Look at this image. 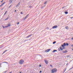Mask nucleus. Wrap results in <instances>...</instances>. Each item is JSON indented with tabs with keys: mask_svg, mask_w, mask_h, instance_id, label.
<instances>
[{
	"mask_svg": "<svg viewBox=\"0 0 73 73\" xmlns=\"http://www.w3.org/2000/svg\"><path fill=\"white\" fill-rule=\"evenodd\" d=\"M57 70V69L56 68L53 69L52 70L51 73H55L56 72Z\"/></svg>",
	"mask_w": 73,
	"mask_h": 73,
	"instance_id": "obj_1",
	"label": "nucleus"
},
{
	"mask_svg": "<svg viewBox=\"0 0 73 73\" xmlns=\"http://www.w3.org/2000/svg\"><path fill=\"white\" fill-rule=\"evenodd\" d=\"M24 62V61L23 60H20V62H19V64H23Z\"/></svg>",
	"mask_w": 73,
	"mask_h": 73,
	"instance_id": "obj_2",
	"label": "nucleus"
},
{
	"mask_svg": "<svg viewBox=\"0 0 73 73\" xmlns=\"http://www.w3.org/2000/svg\"><path fill=\"white\" fill-rule=\"evenodd\" d=\"M7 25H8L6 26L5 27H4L3 26H2L3 28V29H5V28H7V27H10V26H11V25H10L9 24H8Z\"/></svg>",
	"mask_w": 73,
	"mask_h": 73,
	"instance_id": "obj_3",
	"label": "nucleus"
},
{
	"mask_svg": "<svg viewBox=\"0 0 73 73\" xmlns=\"http://www.w3.org/2000/svg\"><path fill=\"white\" fill-rule=\"evenodd\" d=\"M57 27H58V26L57 25L56 26H54V27H52V28L53 29H54L56 28Z\"/></svg>",
	"mask_w": 73,
	"mask_h": 73,
	"instance_id": "obj_4",
	"label": "nucleus"
},
{
	"mask_svg": "<svg viewBox=\"0 0 73 73\" xmlns=\"http://www.w3.org/2000/svg\"><path fill=\"white\" fill-rule=\"evenodd\" d=\"M50 49H47V50H46L45 51V52H49V51H50Z\"/></svg>",
	"mask_w": 73,
	"mask_h": 73,
	"instance_id": "obj_5",
	"label": "nucleus"
},
{
	"mask_svg": "<svg viewBox=\"0 0 73 73\" xmlns=\"http://www.w3.org/2000/svg\"><path fill=\"white\" fill-rule=\"evenodd\" d=\"M44 61H45L46 64H47L48 63V62L46 60H44Z\"/></svg>",
	"mask_w": 73,
	"mask_h": 73,
	"instance_id": "obj_6",
	"label": "nucleus"
},
{
	"mask_svg": "<svg viewBox=\"0 0 73 73\" xmlns=\"http://www.w3.org/2000/svg\"><path fill=\"white\" fill-rule=\"evenodd\" d=\"M67 52V50H65V51H63L62 53H66Z\"/></svg>",
	"mask_w": 73,
	"mask_h": 73,
	"instance_id": "obj_7",
	"label": "nucleus"
},
{
	"mask_svg": "<svg viewBox=\"0 0 73 73\" xmlns=\"http://www.w3.org/2000/svg\"><path fill=\"white\" fill-rule=\"evenodd\" d=\"M29 15L28 14L26 16V17L24 18V20H25V19H27V17H28V16Z\"/></svg>",
	"mask_w": 73,
	"mask_h": 73,
	"instance_id": "obj_8",
	"label": "nucleus"
},
{
	"mask_svg": "<svg viewBox=\"0 0 73 73\" xmlns=\"http://www.w3.org/2000/svg\"><path fill=\"white\" fill-rule=\"evenodd\" d=\"M38 58H41L42 56L40 55H38Z\"/></svg>",
	"mask_w": 73,
	"mask_h": 73,
	"instance_id": "obj_9",
	"label": "nucleus"
},
{
	"mask_svg": "<svg viewBox=\"0 0 73 73\" xmlns=\"http://www.w3.org/2000/svg\"><path fill=\"white\" fill-rule=\"evenodd\" d=\"M62 46H66V45L65 43H63V44L62 45Z\"/></svg>",
	"mask_w": 73,
	"mask_h": 73,
	"instance_id": "obj_10",
	"label": "nucleus"
},
{
	"mask_svg": "<svg viewBox=\"0 0 73 73\" xmlns=\"http://www.w3.org/2000/svg\"><path fill=\"white\" fill-rule=\"evenodd\" d=\"M20 1L19 2V3L17 5H16V7H17V6H19V5H20Z\"/></svg>",
	"mask_w": 73,
	"mask_h": 73,
	"instance_id": "obj_11",
	"label": "nucleus"
},
{
	"mask_svg": "<svg viewBox=\"0 0 73 73\" xmlns=\"http://www.w3.org/2000/svg\"><path fill=\"white\" fill-rule=\"evenodd\" d=\"M9 17H7V19H6L5 20V21H7V20L8 19H9Z\"/></svg>",
	"mask_w": 73,
	"mask_h": 73,
	"instance_id": "obj_12",
	"label": "nucleus"
},
{
	"mask_svg": "<svg viewBox=\"0 0 73 73\" xmlns=\"http://www.w3.org/2000/svg\"><path fill=\"white\" fill-rule=\"evenodd\" d=\"M9 17H7V19H6L5 20V21H7V20L8 19H9Z\"/></svg>",
	"mask_w": 73,
	"mask_h": 73,
	"instance_id": "obj_13",
	"label": "nucleus"
},
{
	"mask_svg": "<svg viewBox=\"0 0 73 73\" xmlns=\"http://www.w3.org/2000/svg\"><path fill=\"white\" fill-rule=\"evenodd\" d=\"M57 51V50H53V51L52 52L53 53H54V52H56Z\"/></svg>",
	"mask_w": 73,
	"mask_h": 73,
	"instance_id": "obj_14",
	"label": "nucleus"
},
{
	"mask_svg": "<svg viewBox=\"0 0 73 73\" xmlns=\"http://www.w3.org/2000/svg\"><path fill=\"white\" fill-rule=\"evenodd\" d=\"M32 35H29V36H27V38L28 37H30Z\"/></svg>",
	"mask_w": 73,
	"mask_h": 73,
	"instance_id": "obj_15",
	"label": "nucleus"
},
{
	"mask_svg": "<svg viewBox=\"0 0 73 73\" xmlns=\"http://www.w3.org/2000/svg\"><path fill=\"white\" fill-rule=\"evenodd\" d=\"M60 48L61 50H63V48H62V47H60Z\"/></svg>",
	"mask_w": 73,
	"mask_h": 73,
	"instance_id": "obj_16",
	"label": "nucleus"
},
{
	"mask_svg": "<svg viewBox=\"0 0 73 73\" xmlns=\"http://www.w3.org/2000/svg\"><path fill=\"white\" fill-rule=\"evenodd\" d=\"M62 47L63 49H65V47L63 46H61Z\"/></svg>",
	"mask_w": 73,
	"mask_h": 73,
	"instance_id": "obj_17",
	"label": "nucleus"
},
{
	"mask_svg": "<svg viewBox=\"0 0 73 73\" xmlns=\"http://www.w3.org/2000/svg\"><path fill=\"white\" fill-rule=\"evenodd\" d=\"M7 51V50H6L5 51L3 52V54H4V53H5V52H6Z\"/></svg>",
	"mask_w": 73,
	"mask_h": 73,
	"instance_id": "obj_18",
	"label": "nucleus"
},
{
	"mask_svg": "<svg viewBox=\"0 0 73 73\" xmlns=\"http://www.w3.org/2000/svg\"><path fill=\"white\" fill-rule=\"evenodd\" d=\"M65 13L66 14H67L68 13L67 11H66L65 12Z\"/></svg>",
	"mask_w": 73,
	"mask_h": 73,
	"instance_id": "obj_19",
	"label": "nucleus"
},
{
	"mask_svg": "<svg viewBox=\"0 0 73 73\" xmlns=\"http://www.w3.org/2000/svg\"><path fill=\"white\" fill-rule=\"evenodd\" d=\"M56 43V41H54V42H53V44H54Z\"/></svg>",
	"mask_w": 73,
	"mask_h": 73,
	"instance_id": "obj_20",
	"label": "nucleus"
},
{
	"mask_svg": "<svg viewBox=\"0 0 73 73\" xmlns=\"http://www.w3.org/2000/svg\"><path fill=\"white\" fill-rule=\"evenodd\" d=\"M3 63H7L8 64H9L8 63H7V62H3Z\"/></svg>",
	"mask_w": 73,
	"mask_h": 73,
	"instance_id": "obj_21",
	"label": "nucleus"
},
{
	"mask_svg": "<svg viewBox=\"0 0 73 73\" xmlns=\"http://www.w3.org/2000/svg\"><path fill=\"white\" fill-rule=\"evenodd\" d=\"M66 29H68V27L67 26V27H66Z\"/></svg>",
	"mask_w": 73,
	"mask_h": 73,
	"instance_id": "obj_22",
	"label": "nucleus"
},
{
	"mask_svg": "<svg viewBox=\"0 0 73 73\" xmlns=\"http://www.w3.org/2000/svg\"><path fill=\"white\" fill-rule=\"evenodd\" d=\"M5 2H4L2 4H1V5L2 6L4 4H5Z\"/></svg>",
	"mask_w": 73,
	"mask_h": 73,
	"instance_id": "obj_23",
	"label": "nucleus"
},
{
	"mask_svg": "<svg viewBox=\"0 0 73 73\" xmlns=\"http://www.w3.org/2000/svg\"><path fill=\"white\" fill-rule=\"evenodd\" d=\"M70 55H67V57H68V58L70 57Z\"/></svg>",
	"mask_w": 73,
	"mask_h": 73,
	"instance_id": "obj_24",
	"label": "nucleus"
},
{
	"mask_svg": "<svg viewBox=\"0 0 73 73\" xmlns=\"http://www.w3.org/2000/svg\"><path fill=\"white\" fill-rule=\"evenodd\" d=\"M6 13H7V11H6L5 12V13L4 15L6 14Z\"/></svg>",
	"mask_w": 73,
	"mask_h": 73,
	"instance_id": "obj_25",
	"label": "nucleus"
},
{
	"mask_svg": "<svg viewBox=\"0 0 73 73\" xmlns=\"http://www.w3.org/2000/svg\"><path fill=\"white\" fill-rule=\"evenodd\" d=\"M68 45H69V44L68 43H67L66 44V45H67V46H68Z\"/></svg>",
	"mask_w": 73,
	"mask_h": 73,
	"instance_id": "obj_26",
	"label": "nucleus"
},
{
	"mask_svg": "<svg viewBox=\"0 0 73 73\" xmlns=\"http://www.w3.org/2000/svg\"><path fill=\"white\" fill-rule=\"evenodd\" d=\"M13 0H11V2H10V4H11V3H12V1H13Z\"/></svg>",
	"mask_w": 73,
	"mask_h": 73,
	"instance_id": "obj_27",
	"label": "nucleus"
},
{
	"mask_svg": "<svg viewBox=\"0 0 73 73\" xmlns=\"http://www.w3.org/2000/svg\"><path fill=\"white\" fill-rule=\"evenodd\" d=\"M64 8H65V6L62 7V9H64Z\"/></svg>",
	"mask_w": 73,
	"mask_h": 73,
	"instance_id": "obj_28",
	"label": "nucleus"
},
{
	"mask_svg": "<svg viewBox=\"0 0 73 73\" xmlns=\"http://www.w3.org/2000/svg\"><path fill=\"white\" fill-rule=\"evenodd\" d=\"M50 66H51V67H52V65H50Z\"/></svg>",
	"mask_w": 73,
	"mask_h": 73,
	"instance_id": "obj_29",
	"label": "nucleus"
},
{
	"mask_svg": "<svg viewBox=\"0 0 73 73\" xmlns=\"http://www.w3.org/2000/svg\"><path fill=\"white\" fill-rule=\"evenodd\" d=\"M46 3H47V2L46 1L45 3H44V4H45Z\"/></svg>",
	"mask_w": 73,
	"mask_h": 73,
	"instance_id": "obj_30",
	"label": "nucleus"
},
{
	"mask_svg": "<svg viewBox=\"0 0 73 73\" xmlns=\"http://www.w3.org/2000/svg\"><path fill=\"white\" fill-rule=\"evenodd\" d=\"M73 68V67H72V68H70V69H69V70H71Z\"/></svg>",
	"mask_w": 73,
	"mask_h": 73,
	"instance_id": "obj_31",
	"label": "nucleus"
},
{
	"mask_svg": "<svg viewBox=\"0 0 73 73\" xmlns=\"http://www.w3.org/2000/svg\"><path fill=\"white\" fill-rule=\"evenodd\" d=\"M58 50L59 51H60V49L59 48H58Z\"/></svg>",
	"mask_w": 73,
	"mask_h": 73,
	"instance_id": "obj_32",
	"label": "nucleus"
},
{
	"mask_svg": "<svg viewBox=\"0 0 73 73\" xmlns=\"http://www.w3.org/2000/svg\"><path fill=\"white\" fill-rule=\"evenodd\" d=\"M39 72L40 73H42V71H40Z\"/></svg>",
	"mask_w": 73,
	"mask_h": 73,
	"instance_id": "obj_33",
	"label": "nucleus"
},
{
	"mask_svg": "<svg viewBox=\"0 0 73 73\" xmlns=\"http://www.w3.org/2000/svg\"><path fill=\"white\" fill-rule=\"evenodd\" d=\"M19 24V23L18 22L17 23V25H18Z\"/></svg>",
	"mask_w": 73,
	"mask_h": 73,
	"instance_id": "obj_34",
	"label": "nucleus"
},
{
	"mask_svg": "<svg viewBox=\"0 0 73 73\" xmlns=\"http://www.w3.org/2000/svg\"><path fill=\"white\" fill-rule=\"evenodd\" d=\"M3 0H2V1H1V3H2L3 2Z\"/></svg>",
	"mask_w": 73,
	"mask_h": 73,
	"instance_id": "obj_35",
	"label": "nucleus"
},
{
	"mask_svg": "<svg viewBox=\"0 0 73 73\" xmlns=\"http://www.w3.org/2000/svg\"><path fill=\"white\" fill-rule=\"evenodd\" d=\"M3 9H4V8H2V9H1V10H3Z\"/></svg>",
	"mask_w": 73,
	"mask_h": 73,
	"instance_id": "obj_36",
	"label": "nucleus"
},
{
	"mask_svg": "<svg viewBox=\"0 0 73 73\" xmlns=\"http://www.w3.org/2000/svg\"><path fill=\"white\" fill-rule=\"evenodd\" d=\"M46 29H49V28H48V27H47V28H46Z\"/></svg>",
	"mask_w": 73,
	"mask_h": 73,
	"instance_id": "obj_37",
	"label": "nucleus"
},
{
	"mask_svg": "<svg viewBox=\"0 0 73 73\" xmlns=\"http://www.w3.org/2000/svg\"><path fill=\"white\" fill-rule=\"evenodd\" d=\"M39 67H41V65H39Z\"/></svg>",
	"mask_w": 73,
	"mask_h": 73,
	"instance_id": "obj_38",
	"label": "nucleus"
},
{
	"mask_svg": "<svg viewBox=\"0 0 73 73\" xmlns=\"http://www.w3.org/2000/svg\"><path fill=\"white\" fill-rule=\"evenodd\" d=\"M66 70H66H65L64 71V72H65Z\"/></svg>",
	"mask_w": 73,
	"mask_h": 73,
	"instance_id": "obj_39",
	"label": "nucleus"
},
{
	"mask_svg": "<svg viewBox=\"0 0 73 73\" xmlns=\"http://www.w3.org/2000/svg\"><path fill=\"white\" fill-rule=\"evenodd\" d=\"M21 14H23V13L22 12H21Z\"/></svg>",
	"mask_w": 73,
	"mask_h": 73,
	"instance_id": "obj_40",
	"label": "nucleus"
},
{
	"mask_svg": "<svg viewBox=\"0 0 73 73\" xmlns=\"http://www.w3.org/2000/svg\"><path fill=\"white\" fill-rule=\"evenodd\" d=\"M31 7H32V6H29V8H31Z\"/></svg>",
	"mask_w": 73,
	"mask_h": 73,
	"instance_id": "obj_41",
	"label": "nucleus"
},
{
	"mask_svg": "<svg viewBox=\"0 0 73 73\" xmlns=\"http://www.w3.org/2000/svg\"><path fill=\"white\" fill-rule=\"evenodd\" d=\"M70 18H71V19H72V18H73V17H71Z\"/></svg>",
	"mask_w": 73,
	"mask_h": 73,
	"instance_id": "obj_42",
	"label": "nucleus"
},
{
	"mask_svg": "<svg viewBox=\"0 0 73 73\" xmlns=\"http://www.w3.org/2000/svg\"><path fill=\"white\" fill-rule=\"evenodd\" d=\"M11 5H10L9 7V8H10V7H11Z\"/></svg>",
	"mask_w": 73,
	"mask_h": 73,
	"instance_id": "obj_43",
	"label": "nucleus"
},
{
	"mask_svg": "<svg viewBox=\"0 0 73 73\" xmlns=\"http://www.w3.org/2000/svg\"><path fill=\"white\" fill-rule=\"evenodd\" d=\"M72 40H73V38H72L71 39Z\"/></svg>",
	"mask_w": 73,
	"mask_h": 73,
	"instance_id": "obj_44",
	"label": "nucleus"
},
{
	"mask_svg": "<svg viewBox=\"0 0 73 73\" xmlns=\"http://www.w3.org/2000/svg\"><path fill=\"white\" fill-rule=\"evenodd\" d=\"M16 12V10H15V12Z\"/></svg>",
	"mask_w": 73,
	"mask_h": 73,
	"instance_id": "obj_45",
	"label": "nucleus"
},
{
	"mask_svg": "<svg viewBox=\"0 0 73 73\" xmlns=\"http://www.w3.org/2000/svg\"><path fill=\"white\" fill-rule=\"evenodd\" d=\"M7 72V71H5V73H6V72Z\"/></svg>",
	"mask_w": 73,
	"mask_h": 73,
	"instance_id": "obj_46",
	"label": "nucleus"
},
{
	"mask_svg": "<svg viewBox=\"0 0 73 73\" xmlns=\"http://www.w3.org/2000/svg\"><path fill=\"white\" fill-rule=\"evenodd\" d=\"M9 73H12V72H10Z\"/></svg>",
	"mask_w": 73,
	"mask_h": 73,
	"instance_id": "obj_47",
	"label": "nucleus"
},
{
	"mask_svg": "<svg viewBox=\"0 0 73 73\" xmlns=\"http://www.w3.org/2000/svg\"><path fill=\"white\" fill-rule=\"evenodd\" d=\"M2 6L1 5H0V8Z\"/></svg>",
	"mask_w": 73,
	"mask_h": 73,
	"instance_id": "obj_48",
	"label": "nucleus"
},
{
	"mask_svg": "<svg viewBox=\"0 0 73 73\" xmlns=\"http://www.w3.org/2000/svg\"><path fill=\"white\" fill-rule=\"evenodd\" d=\"M68 64V63H67V64H66V65H67Z\"/></svg>",
	"mask_w": 73,
	"mask_h": 73,
	"instance_id": "obj_49",
	"label": "nucleus"
},
{
	"mask_svg": "<svg viewBox=\"0 0 73 73\" xmlns=\"http://www.w3.org/2000/svg\"><path fill=\"white\" fill-rule=\"evenodd\" d=\"M11 0H10L9 1V2H10Z\"/></svg>",
	"mask_w": 73,
	"mask_h": 73,
	"instance_id": "obj_50",
	"label": "nucleus"
},
{
	"mask_svg": "<svg viewBox=\"0 0 73 73\" xmlns=\"http://www.w3.org/2000/svg\"><path fill=\"white\" fill-rule=\"evenodd\" d=\"M71 46H73V45H72Z\"/></svg>",
	"mask_w": 73,
	"mask_h": 73,
	"instance_id": "obj_51",
	"label": "nucleus"
},
{
	"mask_svg": "<svg viewBox=\"0 0 73 73\" xmlns=\"http://www.w3.org/2000/svg\"><path fill=\"white\" fill-rule=\"evenodd\" d=\"M27 41V40H25V41Z\"/></svg>",
	"mask_w": 73,
	"mask_h": 73,
	"instance_id": "obj_52",
	"label": "nucleus"
},
{
	"mask_svg": "<svg viewBox=\"0 0 73 73\" xmlns=\"http://www.w3.org/2000/svg\"><path fill=\"white\" fill-rule=\"evenodd\" d=\"M72 50H73V49H72Z\"/></svg>",
	"mask_w": 73,
	"mask_h": 73,
	"instance_id": "obj_53",
	"label": "nucleus"
},
{
	"mask_svg": "<svg viewBox=\"0 0 73 73\" xmlns=\"http://www.w3.org/2000/svg\"><path fill=\"white\" fill-rule=\"evenodd\" d=\"M20 73H22L21 72H20Z\"/></svg>",
	"mask_w": 73,
	"mask_h": 73,
	"instance_id": "obj_54",
	"label": "nucleus"
},
{
	"mask_svg": "<svg viewBox=\"0 0 73 73\" xmlns=\"http://www.w3.org/2000/svg\"><path fill=\"white\" fill-rule=\"evenodd\" d=\"M51 30V29H50V30Z\"/></svg>",
	"mask_w": 73,
	"mask_h": 73,
	"instance_id": "obj_55",
	"label": "nucleus"
},
{
	"mask_svg": "<svg viewBox=\"0 0 73 73\" xmlns=\"http://www.w3.org/2000/svg\"><path fill=\"white\" fill-rule=\"evenodd\" d=\"M27 40V41L28 40Z\"/></svg>",
	"mask_w": 73,
	"mask_h": 73,
	"instance_id": "obj_56",
	"label": "nucleus"
},
{
	"mask_svg": "<svg viewBox=\"0 0 73 73\" xmlns=\"http://www.w3.org/2000/svg\"><path fill=\"white\" fill-rule=\"evenodd\" d=\"M23 0V1H24V0Z\"/></svg>",
	"mask_w": 73,
	"mask_h": 73,
	"instance_id": "obj_57",
	"label": "nucleus"
},
{
	"mask_svg": "<svg viewBox=\"0 0 73 73\" xmlns=\"http://www.w3.org/2000/svg\"><path fill=\"white\" fill-rule=\"evenodd\" d=\"M72 73H73V72Z\"/></svg>",
	"mask_w": 73,
	"mask_h": 73,
	"instance_id": "obj_58",
	"label": "nucleus"
}]
</instances>
